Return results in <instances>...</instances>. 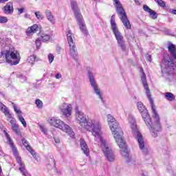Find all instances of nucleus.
<instances>
[{
  "label": "nucleus",
  "mask_w": 176,
  "mask_h": 176,
  "mask_svg": "<svg viewBox=\"0 0 176 176\" xmlns=\"http://www.w3.org/2000/svg\"><path fill=\"white\" fill-rule=\"evenodd\" d=\"M165 98L168 100V101H173L174 100V94H171L170 92L165 93Z\"/></svg>",
  "instance_id": "obj_29"
},
{
  "label": "nucleus",
  "mask_w": 176,
  "mask_h": 176,
  "mask_svg": "<svg viewBox=\"0 0 176 176\" xmlns=\"http://www.w3.org/2000/svg\"><path fill=\"white\" fill-rule=\"evenodd\" d=\"M129 122L131 129H132V133L138 141L140 149L142 151L144 155H148V148H146L145 146V142L144 141L142 135L137 129V122L135 121V118H134V116H129Z\"/></svg>",
  "instance_id": "obj_3"
},
{
  "label": "nucleus",
  "mask_w": 176,
  "mask_h": 176,
  "mask_svg": "<svg viewBox=\"0 0 176 176\" xmlns=\"http://www.w3.org/2000/svg\"><path fill=\"white\" fill-rule=\"evenodd\" d=\"M141 176H149V175L148 174V173L146 172H143L141 175Z\"/></svg>",
  "instance_id": "obj_44"
},
{
  "label": "nucleus",
  "mask_w": 176,
  "mask_h": 176,
  "mask_svg": "<svg viewBox=\"0 0 176 176\" xmlns=\"http://www.w3.org/2000/svg\"><path fill=\"white\" fill-rule=\"evenodd\" d=\"M38 31H41V26L37 24H34L33 25L28 28L26 30V35H32L33 34L38 32Z\"/></svg>",
  "instance_id": "obj_17"
},
{
  "label": "nucleus",
  "mask_w": 176,
  "mask_h": 176,
  "mask_svg": "<svg viewBox=\"0 0 176 176\" xmlns=\"http://www.w3.org/2000/svg\"><path fill=\"white\" fill-rule=\"evenodd\" d=\"M71 5L72 10L74 12V16L76 19L80 31H82V32L84 34H87V31L86 30V24H85V22L83 21V17L79 12V8H78V4H76V1H72Z\"/></svg>",
  "instance_id": "obj_10"
},
{
  "label": "nucleus",
  "mask_w": 176,
  "mask_h": 176,
  "mask_svg": "<svg viewBox=\"0 0 176 176\" xmlns=\"http://www.w3.org/2000/svg\"><path fill=\"white\" fill-rule=\"evenodd\" d=\"M55 144H60V138L58 137H54Z\"/></svg>",
  "instance_id": "obj_39"
},
{
  "label": "nucleus",
  "mask_w": 176,
  "mask_h": 176,
  "mask_svg": "<svg viewBox=\"0 0 176 176\" xmlns=\"http://www.w3.org/2000/svg\"><path fill=\"white\" fill-rule=\"evenodd\" d=\"M142 76H141V82L143 85L145 93L146 94L147 98L149 100L151 111L153 112V117L154 118L155 122H152L151 120V116L148 113V110L144 106V104L141 102L137 103V107L139 112L141 113L142 119L144 120V123L147 126L152 137L156 138L157 137V133L162 131V124H160V118H159V114L156 111V106L153 104V100L152 99L151 90L149 89V85H148V81L146 80V75L144 73V70L142 69Z\"/></svg>",
  "instance_id": "obj_1"
},
{
  "label": "nucleus",
  "mask_w": 176,
  "mask_h": 176,
  "mask_svg": "<svg viewBox=\"0 0 176 176\" xmlns=\"http://www.w3.org/2000/svg\"><path fill=\"white\" fill-rule=\"evenodd\" d=\"M40 39L42 42H47L50 41V34L46 32H43L41 33Z\"/></svg>",
  "instance_id": "obj_25"
},
{
  "label": "nucleus",
  "mask_w": 176,
  "mask_h": 176,
  "mask_svg": "<svg viewBox=\"0 0 176 176\" xmlns=\"http://www.w3.org/2000/svg\"><path fill=\"white\" fill-rule=\"evenodd\" d=\"M45 14L47 18V20H48V21H50L51 24L54 25V24H56V17L53 16L52 12L49 10H46L45 11Z\"/></svg>",
  "instance_id": "obj_18"
},
{
  "label": "nucleus",
  "mask_w": 176,
  "mask_h": 176,
  "mask_svg": "<svg viewBox=\"0 0 176 176\" xmlns=\"http://www.w3.org/2000/svg\"><path fill=\"white\" fill-rule=\"evenodd\" d=\"M9 0H0V3H3L4 2H8Z\"/></svg>",
  "instance_id": "obj_47"
},
{
  "label": "nucleus",
  "mask_w": 176,
  "mask_h": 176,
  "mask_svg": "<svg viewBox=\"0 0 176 176\" xmlns=\"http://www.w3.org/2000/svg\"><path fill=\"white\" fill-rule=\"evenodd\" d=\"M1 173H2V168H1V166H0V174H1Z\"/></svg>",
  "instance_id": "obj_48"
},
{
  "label": "nucleus",
  "mask_w": 176,
  "mask_h": 176,
  "mask_svg": "<svg viewBox=\"0 0 176 176\" xmlns=\"http://www.w3.org/2000/svg\"><path fill=\"white\" fill-rule=\"evenodd\" d=\"M34 14L38 20H43V14H42L40 11L36 12Z\"/></svg>",
  "instance_id": "obj_33"
},
{
  "label": "nucleus",
  "mask_w": 176,
  "mask_h": 176,
  "mask_svg": "<svg viewBox=\"0 0 176 176\" xmlns=\"http://www.w3.org/2000/svg\"><path fill=\"white\" fill-rule=\"evenodd\" d=\"M162 74H173L174 72V62L171 58L166 60L164 58L161 64Z\"/></svg>",
  "instance_id": "obj_14"
},
{
  "label": "nucleus",
  "mask_w": 176,
  "mask_h": 176,
  "mask_svg": "<svg viewBox=\"0 0 176 176\" xmlns=\"http://www.w3.org/2000/svg\"><path fill=\"white\" fill-rule=\"evenodd\" d=\"M146 58L148 61H151V55H146Z\"/></svg>",
  "instance_id": "obj_46"
},
{
  "label": "nucleus",
  "mask_w": 176,
  "mask_h": 176,
  "mask_svg": "<svg viewBox=\"0 0 176 176\" xmlns=\"http://www.w3.org/2000/svg\"><path fill=\"white\" fill-rule=\"evenodd\" d=\"M110 24L119 47H120L122 52H126V41H124V37H123V35H122V33L118 28V25H116V22L115 21V16L113 15L111 18Z\"/></svg>",
  "instance_id": "obj_5"
},
{
  "label": "nucleus",
  "mask_w": 176,
  "mask_h": 176,
  "mask_svg": "<svg viewBox=\"0 0 176 176\" xmlns=\"http://www.w3.org/2000/svg\"><path fill=\"white\" fill-rule=\"evenodd\" d=\"M157 3L159 6H161V8L166 7V3L163 0H157Z\"/></svg>",
  "instance_id": "obj_35"
},
{
  "label": "nucleus",
  "mask_w": 176,
  "mask_h": 176,
  "mask_svg": "<svg viewBox=\"0 0 176 176\" xmlns=\"http://www.w3.org/2000/svg\"><path fill=\"white\" fill-rule=\"evenodd\" d=\"M109 127L113 137L116 140V142L122 140H124L123 138V131H122V128H120V126L118 122L113 123L112 126Z\"/></svg>",
  "instance_id": "obj_13"
},
{
  "label": "nucleus",
  "mask_w": 176,
  "mask_h": 176,
  "mask_svg": "<svg viewBox=\"0 0 176 176\" xmlns=\"http://www.w3.org/2000/svg\"><path fill=\"white\" fill-rule=\"evenodd\" d=\"M12 105H13L14 111L17 115V118H19V116H21V113H23L21 112V110L20 109V108L17 107V106H16L14 103H12Z\"/></svg>",
  "instance_id": "obj_30"
},
{
  "label": "nucleus",
  "mask_w": 176,
  "mask_h": 176,
  "mask_svg": "<svg viewBox=\"0 0 176 176\" xmlns=\"http://www.w3.org/2000/svg\"><path fill=\"white\" fill-rule=\"evenodd\" d=\"M58 108L62 115L65 116V118H69L72 115L73 108L71 104L64 102L60 104Z\"/></svg>",
  "instance_id": "obj_16"
},
{
  "label": "nucleus",
  "mask_w": 176,
  "mask_h": 176,
  "mask_svg": "<svg viewBox=\"0 0 176 176\" xmlns=\"http://www.w3.org/2000/svg\"><path fill=\"white\" fill-rule=\"evenodd\" d=\"M55 78L56 79H61L62 78L61 74L58 73L56 75H55Z\"/></svg>",
  "instance_id": "obj_42"
},
{
  "label": "nucleus",
  "mask_w": 176,
  "mask_h": 176,
  "mask_svg": "<svg viewBox=\"0 0 176 176\" xmlns=\"http://www.w3.org/2000/svg\"><path fill=\"white\" fill-rule=\"evenodd\" d=\"M51 163H52V166L56 165V161H54V159H51Z\"/></svg>",
  "instance_id": "obj_43"
},
{
  "label": "nucleus",
  "mask_w": 176,
  "mask_h": 176,
  "mask_svg": "<svg viewBox=\"0 0 176 176\" xmlns=\"http://www.w3.org/2000/svg\"><path fill=\"white\" fill-rule=\"evenodd\" d=\"M4 134L6 135L7 142L9 144V145L11 146L12 149V152L16 157V162L19 165V170L21 171V174L23 175H27V170H25V165L23 164V162H21V158L19 157V154L17 153V148L14 147V145L13 144V140H12V138L9 135V133L6 132V131H4Z\"/></svg>",
  "instance_id": "obj_8"
},
{
  "label": "nucleus",
  "mask_w": 176,
  "mask_h": 176,
  "mask_svg": "<svg viewBox=\"0 0 176 176\" xmlns=\"http://www.w3.org/2000/svg\"><path fill=\"white\" fill-rule=\"evenodd\" d=\"M116 142L121 149V155L123 156V157H124L126 162H127V163H133V157H130L124 139L118 140Z\"/></svg>",
  "instance_id": "obj_12"
},
{
  "label": "nucleus",
  "mask_w": 176,
  "mask_h": 176,
  "mask_svg": "<svg viewBox=\"0 0 176 176\" xmlns=\"http://www.w3.org/2000/svg\"><path fill=\"white\" fill-rule=\"evenodd\" d=\"M4 12L7 14L10 13H13V3L12 2H8L6 6H4Z\"/></svg>",
  "instance_id": "obj_24"
},
{
  "label": "nucleus",
  "mask_w": 176,
  "mask_h": 176,
  "mask_svg": "<svg viewBox=\"0 0 176 176\" xmlns=\"http://www.w3.org/2000/svg\"><path fill=\"white\" fill-rule=\"evenodd\" d=\"M12 130L14 131L15 134L16 135H19V137H21V132L20 131V129H19V125L16 124H12Z\"/></svg>",
  "instance_id": "obj_27"
},
{
  "label": "nucleus",
  "mask_w": 176,
  "mask_h": 176,
  "mask_svg": "<svg viewBox=\"0 0 176 176\" xmlns=\"http://www.w3.org/2000/svg\"><path fill=\"white\" fill-rule=\"evenodd\" d=\"M8 23V18L6 16H0V23L3 24Z\"/></svg>",
  "instance_id": "obj_37"
},
{
  "label": "nucleus",
  "mask_w": 176,
  "mask_h": 176,
  "mask_svg": "<svg viewBox=\"0 0 176 176\" xmlns=\"http://www.w3.org/2000/svg\"><path fill=\"white\" fill-rule=\"evenodd\" d=\"M48 60H49L50 64H52V63H53V61H54V55H53V54H48Z\"/></svg>",
  "instance_id": "obj_36"
},
{
  "label": "nucleus",
  "mask_w": 176,
  "mask_h": 176,
  "mask_svg": "<svg viewBox=\"0 0 176 176\" xmlns=\"http://www.w3.org/2000/svg\"><path fill=\"white\" fill-rule=\"evenodd\" d=\"M10 123L12 124V127L13 126V124H16V123H14V120H11L10 121Z\"/></svg>",
  "instance_id": "obj_45"
},
{
  "label": "nucleus",
  "mask_w": 176,
  "mask_h": 176,
  "mask_svg": "<svg viewBox=\"0 0 176 176\" xmlns=\"http://www.w3.org/2000/svg\"><path fill=\"white\" fill-rule=\"evenodd\" d=\"M113 3L116 8L117 13L122 21L124 24V26L126 30H130L131 28V25H130V21L127 19V16L126 15V12L123 7L122 6V3L119 0H113Z\"/></svg>",
  "instance_id": "obj_9"
},
{
  "label": "nucleus",
  "mask_w": 176,
  "mask_h": 176,
  "mask_svg": "<svg viewBox=\"0 0 176 176\" xmlns=\"http://www.w3.org/2000/svg\"><path fill=\"white\" fill-rule=\"evenodd\" d=\"M47 122L50 126L61 130L64 133H66V134H68V135H71V137L74 136L72 128L64 121L61 120L58 117H50L47 120Z\"/></svg>",
  "instance_id": "obj_4"
},
{
  "label": "nucleus",
  "mask_w": 176,
  "mask_h": 176,
  "mask_svg": "<svg viewBox=\"0 0 176 176\" xmlns=\"http://www.w3.org/2000/svg\"><path fill=\"white\" fill-rule=\"evenodd\" d=\"M170 1H175V0H170Z\"/></svg>",
  "instance_id": "obj_49"
},
{
  "label": "nucleus",
  "mask_w": 176,
  "mask_h": 176,
  "mask_svg": "<svg viewBox=\"0 0 176 176\" xmlns=\"http://www.w3.org/2000/svg\"><path fill=\"white\" fill-rule=\"evenodd\" d=\"M24 17L25 19H28L29 20H31V14H25Z\"/></svg>",
  "instance_id": "obj_41"
},
{
  "label": "nucleus",
  "mask_w": 176,
  "mask_h": 176,
  "mask_svg": "<svg viewBox=\"0 0 176 176\" xmlns=\"http://www.w3.org/2000/svg\"><path fill=\"white\" fill-rule=\"evenodd\" d=\"M22 144L25 146L26 149L30 151L31 155H32L33 157H36V154L35 153V151L31 148V146L28 144V141L25 139H22Z\"/></svg>",
  "instance_id": "obj_21"
},
{
  "label": "nucleus",
  "mask_w": 176,
  "mask_h": 176,
  "mask_svg": "<svg viewBox=\"0 0 176 176\" xmlns=\"http://www.w3.org/2000/svg\"><path fill=\"white\" fill-rule=\"evenodd\" d=\"M168 52H170L173 58L176 60V47L173 44L169 43L168 45Z\"/></svg>",
  "instance_id": "obj_23"
},
{
  "label": "nucleus",
  "mask_w": 176,
  "mask_h": 176,
  "mask_svg": "<svg viewBox=\"0 0 176 176\" xmlns=\"http://www.w3.org/2000/svg\"><path fill=\"white\" fill-rule=\"evenodd\" d=\"M35 104L37 107V108H39L40 109L43 107V102L39 99L36 100Z\"/></svg>",
  "instance_id": "obj_34"
},
{
  "label": "nucleus",
  "mask_w": 176,
  "mask_h": 176,
  "mask_svg": "<svg viewBox=\"0 0 176 176\" xmlns=\"http://www.w3.org/2000/svg\"><path fill=\"white\" fill-rule=\"evenodd\" d=\"M88 78L89 79L90 85L93 90L94 91L95 94L98 96V98H100L101 101H104V98H102V93H101L100 88H98V85H97V82H96V79L94 78V75L93 74V73L89 72Z\"/></svg>",
  "instance_id": "obj_15"
},
{
  "label": "nucleus",
  "mask_w": 176,
  "mask_h": 176,
  "mask_svg": "<svg viewBox=\"0 0 176 176\" xmlns=\"http://www.w3.org/2000/svg\"><path fill=\"white\" fill-rule=\"evenodd\" d=\"M143 9L145 12H148V13H149V16L151 17V19H153V20H156V19H157V14L156 13V12L149 8L148 6H144Z\"/></svg>",
  "instance_id": "obj_20"
},
{
  "label": "nucleus",
  "mask_w": 176,
  "mask_h": 176,
  "mask_svg": "<svg viewBox=\"0 0 176 176\" xmlns=\"http://www.w3.org/2000/svg\"><path fill=\"white\" fill-rule=\"evenodd\" d=\"M39 129L41 131V133L43 134H45V135H47V128H46V126H45L44 125L40 124L39 125Z\"/></svg>",
  "instance_id": "obj_31"
},
{
  "label": "nucleus",
  "mask_w": 176,
  "mask_h": 176,
  "mask_svg": "<svg viewBox=\"0 0 176 176\" xmlns=\"http://www.w3.org/2000/svg\"><path fill=\"white\" fill-rule=\"evenodd\" d=\"M75 120L81 127H85L88 131H91L94 138H98L100 135H102L101 123L97 118H86L85 113L77 111L75 113Z\"/></svg>",
  "instance_id": "obj_2"
},
{
  "label": "nucleus",
  "mask_w": 176,
  "mask_h": 176,
  "mask_svg": "<svg viewBox=\"0 0 176 176\" xmlns=\"http://www.w3.org/2000/svg\"><path fill=\"white\" fill-rule=\"evenodd\" d=\"M36 60V56L35 55H31L30 56H29L27 59L28 63H29V64H30L31 65H34V64L35 63V60Z\"/></svg>",
  "instance_id": "obj_28"
},
{
  "label": "nucleus",
  "mask_w": 176,
  "mask_h": 176,
  "mask_svg": "<svg viewBox=\"0 0 176 176\" xmlns=\"http://www.w3.org/2000/svg\"><path fill=\"white\" fill-rule=\"evenodd\" d=\"M80 144L81 151H82L83 153L86 156H89L90 153V150L89 149V147L87 146V144H86V142L85 141V140L82 139L80 142Z\"/></svg>",
  "instance_id": "obj_19"
},
{
  "label": "nucleus",
  "mask_w": 176,
  "mask_h": 176,
  "mask_svg": "<svg viewBox=\"0 0 176 176\" xmlns=\"http://www.w3.org/2000/svg\"><path fill=\"white\" fill-rule=\"evenodd\" d=\"M35 43L36 49H39V47H41V40H39V38H37L35 41Z\"/></svg>",
  "instance_id": "obj_38"
},
{
  "label": "nucleus",
  "mask_w": 176,
  "mask_h": 176,
  "mask_svg": "<svg viewBox=\"0 0 176 176\" xmlns=\"http://www.w3.org/2000/svg\"><path fill=\"white\" fill-rule=\"evenodd\" d=\"M67 36V41L69 47V54L70 57L73 58L74 60H78V50L76 49V45L75 42H74V34L71 30H68L66 33Z\"/></svg>",
  "instance_id": "obj_11"
},
{
  "label": "nucleus",
  "mask_w": 176,
  "mask_h": 176,
  "mask_svg": "<svg viewBox=\"0 0 176 176\" xmlns=\"http://www.w3.org/2000/svg\"><path fill=\"white\" fill-rule=\"evenodd\" d=\"M19 14L24 13V8H17Z\"/></svg>",
  "instance_id": "obj_40"
},
{
  "label": "nucleus",
  "mask_w": 176,
  "mask_h": 176,
  "mask_svg": "<svg viewBox=\"0 0 176 176\" xmlns=\"http://www.w3.org/2000/svg\"><path fill=\"white\" fill-rule=\"evenodd\" d=\"M0 111H1V112H3L5 116L8 118V119H11L12 114H10V113L9 112L8 107H6L5 104L2 103H0Z\"/></svg>",
  "instance_id": "obj_22"
},
{
  "label": "nucleus",
  "mask_w": 176,
  "mask_h": 176,
  "mask_svg": "<svg viewBox=\"0 0 176 176\" xmlns=\"http://www.w3.org/2000/svg\"><path fill=\"white\" fill-rule=\"evenodd\" d=\"M107 122H108V125L109 126V127H112V125L113 124V123H116V119H115V118H113V116H112V115L109 114L107 116Z\"/></svg>",
  "instance_id": "obj_26"
},
{
  "label": "nucleus",
  "mask_w": 176,
  "mask_h": 176,
  "mask_svg": "<svg viewBox=\"0 0 176 176\" xmlns=\"http://www.w3.org/2000/svg\"><path fill=\"white\" fill-rule=\"evenodd\" d=\"M1 56L5 58L7 63L11 65H17L20 63V54L13 47L1 51Z\"/></svg>",
  "instance_id": "obj_6"
},
{
  "label": "nucleus",
  "mask_w": 176,
  "mask_h": 176,
  "mask_svg": "<svg viewBox=\"0 0 176 176\" xmlns=\"http://www.w3.org/2000/svg\"><path fill=\"white\" fill-rule=\"evenodd\" d=\"M18 119H19V122H21V123H22L23 127H25V128L27 127V122H25V119H24L23 118V116H19L18 117Z\"/></svg>",
  "instance_id": "obj_32"
},
{
  "label": "nucleus",
  "mask_w": 176,
  "mask_h": 176,
  "mask_svg": "<svg viewBox=\"0 0 176 176\" xmlns=\"http://www.w3.org/2000/svg\"><path fill=\"white\" fill-rule=\"evenodd\" d=\"M95 140L99 141L100 143V147L107 161L110 162V163L115 162V154H113L112 149L108 146V143H107L105 139L102 138V135H100L99 137L95 138Z\"/></svg>",
  "instance_id": "obj_7"
}]
</instances>
